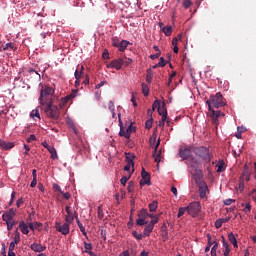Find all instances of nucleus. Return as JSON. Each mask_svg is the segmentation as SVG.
Returning <instances> with one entry per match:
<instances>
[{
  "label": "nucleus",
  "mask_w": 256,
  "mask_h": 256,
  "mask_svg": "<svg viewBox=\"0 0 256 256\" xmlns=\"http://www.w3.org/2000/svg\"><path fill=\"white\" fill-rule=\"evenodd\" d=\"M207 184L205 182H201L199 184V195L201 199H205L207 197Z\"/></svg>",
  "instance_id": "ddd939ff"
},
{
  "label": "nucleus",
  "mask_w": 256,
  "mask_h": 256,
  "mask_svg": "<svg viewBox=\"0 0 256 256\" xmlns=\"http://www.w3.org/2000/svg\"><path fill=\"white\" fill-rule=\"evenodd\" d=\"M238 189L240 191H243L245 189V180L243 179V177L239 178Z\"/></svg>",
  "instance_id": "ea45409f"
},
{
  "label": "nucleus",
  "mask_w": 256,
  "mask_h": 256,
  "mask_svg": "<svg viewBox=\"0 0 256 256\" xmlns=\"http://www.w3.org/2000/svg\"><path fill=\"white\" fill-rule=\"evenodd\" d=\"M123 65H125V59L118 58L107 64L106 67L108 69H116V71H121Z\"/></svg>",
  "instance_id": "0eeeda50"
},
{
  "label": "nucleus",
  "mask_w": 256,
  "mask_h": 256,
  "mask_svg": "<svg viewBox=\"0 0 256 256\" xmlns=\"http://www.w3.org/2000/svg\"><path fill=\"white\" fill-rule=\"evenodd\" d=\"M53 189L58 191V193H63V191L61 190V186H59V184H53Z\"/></svg>",
  "instance_id": "69168bd1"
},
{
  "label": "nucleus",
  "mask_w": 256,
  "mask_h": 256,
  "mask_svg": "<svg viewBox=\"0 0 256 256\" xmlns=\"http://www.w3.org/2000/svg\"><path fill=\"white\" fill-rule=\"evenodd\" d=\"M153 79V70L148 69L147 75H146V81L147 83H151V80Z\"/></svg>",
  "instance_id": "e433bc0d"
},
{
  "label": "nucleus",
  "mask_w": 256,
  "mask_h": 256,
  "mask_svg": "<svg viewBox=\"0 0 256 256\" xmlns=\"http://www.w3.org/2000/svg\"><path fill=\"white\" fill-rule=\"evenodd\" d=\"M66 217H65V221L66 223H73L74 218H73V212L71 211V206H66Z\"/></svg>",
  "instance_id": "a211bd4d"
},
{
  "label": "nucleus",
  "mask_w": 256,
  "mask_h": 256,
  "mask_svg": "<svg viewBox=\"0 0 256 256\" xmlns=\"http://www.w3.org/2000/svg\"><path fill=\"white\" fill-rule=\"evenodd\" d=\"M145 127L146 129H151V127H153V118H150L145 122Z\"/></svg>",
  "instance_id": "09e8293b"
},
{
  "label": "nucleus",
  "mask_w": 256,
  "mask_h": 256,
  "mask_svg": "<svg viewBox=\"0 0 256 256\" xmlns=\"http://www.w3.org/2000/svg\"><path fill=\"white\" fill-rule=\"evenodd\" d=\"M134 189H135V184L133 183V181H130L127 187L128 193H133Z\"/></svg>",
  "instance_id": "c03bdc74"
},
{
  "label": "nucleus",
  "mask_w": 256,
  "mask_h": 256,
  "mask_svg": "<svg viewBox=\"0 0 256 256\" xmlns=\"http://www.w3.org/2000/svg\"><path fill=\"white\" fill-rule=\"evenodd\" d=\"M240 177H242L244 181H251V170H249V167H244Z\"/></svg>",
  "instance_id": "dca6fc26"
},
{
  "label": "nucleus",
  "mask_w": 256,
  "mask_h": 256,
  "mask_svg": "<svg viewBox=\"0 0 256 256\" xmlns=\"http://www.w3.org/2000/svg\"><path fill=\"white\" fill-rule=\"evenodd\" d=\"M209 110V116L212 118V121L214 123V125H219V117H221V115H225L223 113H221V111L219 110H214L212 107L208 108Z\"/></svg>",
  "instance_id": "6e6552de"
},
{
  "label": "nucleus",
  "mask_w": 256,
  "mask_h": 256,
  "mask_svg": "<svg viewBox=\"0 0 256 256\" xmlns=\"http://www.w3.org/2000/svg\"><path fill=\"white\" fill-rule=\"evenodd\" d=\"M85 67L83 65H78L75 70L74 77L75 79H81L85 75Z\"/></svg>",
  "instance_id": "2eb2a0df"
},
{
  "label": "nucleus",
  "mask_w": 256,
  "mask_h": 256,
  "mask_svg": "<svg viewBox=\"0 0 256 256\" xmlns=\"http://www.w3.org/2000/svg\"><path fill=\"white\" fill-rule=\"evenodd\" d=\"M136 224L139 226H143V225H147V221L145 220V218H139L136 220Z\"/></svg>",
  "instance_id": "a18cd8bd"
},
{
  "label": "nucleus",
  "mask_w": 256,
  "mask_h": 256,
  "mask_svg": "<svg viewBox=\"0 0 256 256\" xmlns=\"http://www.w3.org/2000/svg\"><path fill=\"white\" fill-rule=\"evenodd\" d=\"M127 181H129V177L127 176H123L121 179H120V183L121 185H123L125 187V185H127Z\"/></svg>",
  "instance_id": "052dcab7"
},
{
  "label": "nucleus",
  "mask_w": 256,
  "mask_h": 256,
  "mask_svg": "<svg viewBox=\"0 0 256 256\" xmlns=\"http://www.w3.org/2000/svg\"><path fill=\"white\" fill-rule=\"evenodd\" d=\"M187 211V207H180L178 210V214L177 217H183V215H185V212Z\"/></svg>",
  "instance_id": "79ce46f5"
},
{
  "label": "nucleus",
  "mask_w": 256,
  "mask_h": 256,
  "mask_svg": "<svg viewBox=\"0 0 256 256\" xmlns=\"http://www.w3.org/2000/svg\"><path fill=\"white\" fill-rule=\"evenodd\" d=\"M142 93H143L144 97L149 96V85L142 83Z\"/></svg>",
  "instance_id": "f704fd0d"
},
{
  "label": "nucleus",
  "mask_w": 256,
  "mask_h": 256,
  "mask_svg": "<svg viewBox=\"0 0 256 256\" xmlns=\"http://www.w3.org/2000/svg\"><path fill=\"white\" fill-rule=\"evenodd\" d=\"M7 49H11L12 51H15V43L13 42L6 43L3 47V51H7Z\"/></svg>",
  "instance_id": "c9c22d12"
},
{
  "label": "nucleus",
  "mask_w": 256,
  "mask_h": 256,
  "mask_svg": "<svg viewBox=\"0 0 256 256\" xmlns=\"http://www.w3.org/2000/svg\"><path fill=\"white\" fill-rule=\"evenodd\" d=\"M15 215V210L11 208L9 211L2 215V221H5V223H7L8 221H11L13 217H15Z\"/></svg>",
  "instance_id": "f8f14e48"
},
{
  "label": "nucleus",
  "mask_w": 256,
  "mask_h": 256,
  "mask_svg": "<svg viewBox=\"0 0 256 256\" xmlns=\"http://www.w3.org/2000/svg\"><path fill=\"white\" fill-rule=\"evenodd\" d=\"M108 109H109L110 113H113V111H115V102L114 101L109 102Z\"/></svg>",
  "instance_id": "864d4df0"
},
{
  "label": "nucleus",
  "mask_w": 256,
  "mask_h": 256,
  "mask_svg": "<svg viewBox=\"0 0 256 256\" xmlns=\"http://www.w3.org/2000/svg\"><path fill=\"white\" fill-rule=\"evenodd\" d=\"M243 211H244V213H250L251 212V204L247 203L245 205V209Z\"/></svg>",
  "instance_id": "0e129e2a"
},
{
  "label": "nucleus",
  "mask_w": 256,
  "mask_h": 256,
  "mask_svg": "<svg viewBox=\"0 0 256 256\" xmlns=\"http://www.w3.org/2000/svg\"><path fill=\"white\" fill-rule=\"evenodd\" d=\"M77 225L81 231V233H83V235H87V232L85 231V226H83V224L81 223V221L77 220Z\"/></svg>",
  "instance_id": "37998d69"
},
{
  "label": "nucleus",
  "mask_w": 256,
  "mask_h": 256,
  "mask_svg": "<svg viewBox=\"0 0 256 256\" xmlns=\"http://www.w3.org/2000/svg\"><path fill=\"white\" fill-rule=\"evenodd\" d=\"M84 253H88V255L95 256V253L91 251L93 249V245L91 243L84 242Z\"/></svg>",
  "instance_id": "4be33fe9"
},
{
  "label": "nucleus",
  "mask_w": 256,
  "mask_h": 256,
  "mask_svg": "<svg viewBox=\"0 0 256 256\" xmlns=\"http://www.w3.org/2000/svg\"><path fill=\"white\" fill-rule=\"evenodd\" d=\"M72 223L65 222L63 225H61L59 222L56 223V231L59 233H62V235H69L70 231V225Z\"/></svg>",
  "instance_id": "1a4fd4ad"
},
{
  "label": "nucleus",
  "mask_w": 256,
  "mask_h": 256,
  "mask_svg": "<svg viewBox=\"0 0 256 256\" xmlns=\"http://www.w3.org/2000/svg\"><path fill=\"white\" fill-rule=\"evenodd\" d=\"M27 143H31L32 141H37V136L35 134H31L27 139Z\"/></svg>",
  "instance_id": "6e6d98bb"
},
{
  "label": "nucleus",
  "mask_w": 256,
  "mask_h": 256,
  "mask_svg": "<svg viewBox=\"0 0 256 256\" xmlns=\"http://www.w3.org/2000/svg\"><path fill=\"white\" fill-rule=\"evenodd\" d=\"M48 152L51 155V159H59V156L57 155V149H55V147L51 146L50 148H48Z\"/></svg>",
  "instance_id": "a878e982"
},
{
  "label": "nucleus",
  "mask_w": 256,
  "mask_h": 256,
  "mask_svg": "<svg viewBox=\"0 0 256 256\" xmlns=\"http://www.w3.org/2000/svg\"><path fill=\"white\" fill-rule=\"evenodd\" d=\"M153 229H155V227L152 224H148L143 231V236L144 237H149L151 235V233H153Z\"/></svg>",
  "instance_id": "412c9836"
},
{
  "label": "nucleus",
  "mask_w": 256,
  "mask_h": 256,
  "mask_svg": "<svg viewBox=\"0 0 256 256\" xmlns=\"http://www.w3.org/2000/svg\"><path fill=\"white\" fill-rule=\"evenodd\" d=\"M141 177H142V179L140 180L141 187H143V185H151V175L149 174V172L145 170V168H142Z\"/></svg>",
  "instance_id": "9d476101"
},
{
  "label": "nucleus",
  "mask_w": 256,
  "mask_h": 256,
  "mask_svg": "<svg viewBox=\"0 0 256 256\" xmlns=\"http://www.w3.org/2000/svg\"><path fill=\"white\" fill-rule=\"evenodd\" d=\"M54 93H55V89H53V88H51L49 86L42 87V89L40 91V96L38 98V101H39L40 105L45 107V104L49 103V102H47V100L50 97H53Z\"/></svg>",
  "instance_id": "20e7f679"
},
{
  "label": "nucleus",
  "mask_w": 256,
  "mask_h": 256,
  "mask_svg": "<svg viewBox=\"0 0 256 256\" xmlns=\"http://www.w3.org/2000/svg\"><path fill=\"white\" fill-rule=\"evenodd\" d=\"M158 203L157 201H153L152 203L149 204V211L151 213H155V211H157V207H158Z\"/></svg>",
  "instance_id": "72a5a7b5"
},
{
  "label": "nucleus",
  "mask_w": 256,
  "mask_h": 256,
  "mask_svg": "<svg viewBox=\"0 0 256 256\" xmlns=\"http://www.w3.org/2000/svg\"><path fill=\"white\" fill-rule=\"evenodd\" d=\"M217 249H219V242H215V244L211 248V256L217 255Z\"/></svg>",
  "instance_id": "4c0bfd02"
},
{
  "label": "nucleus",
  "mask_w": 256,
  "mask_h": 256,
  "mask_svg": "<svg viewBox=\"0 0 256 256\" xmlns=\"http://www.w3.org/2000/svg\"><path fill=\"white\" fill-rule=\"evenodd\" d=\"M158 65L160 67H165L167 65V62L165 61V58L161 57Z\"/></svg>",
  "instance_id": "e2e57ef3"
},
{
  "label": "nucleus",
  "mask_w": 256,
  "mask_h": 256,
  "mask_svg": "<svg viewBox=\"0 0 256 256\" xmlns=\"http://www.w3.org/2000/svg\"><path fill=\"white\" fill-rule=\"evenodd\" d=\"M162 32L164 33V35H166V37H171V33H173V28L171 26H164L162 28Z\"/></svg>",
  "instance_id": "bb28decb"
},
{
  "label": "nucleus",
  "mask_w": 256,
  "mask_h": 256,
  "mask_svg": "<svg viewBox=\"0 0 256 256\" xmlns=\"http://www.w3.org/2000/svg\"><path fill=\"white\" fill-rule=\"evenodd\" d=\"M133 159H135V155L131 154V153H128L126 155V162L129 164V165H132V167H135V163L133 162Z\"/></svg>",
  "instance_id": "c756f323"
},
{
  "label": "nucleus",
  "mask_w": 256,
  "mask_h": 256,
  "mask_svg": "<svg viewBox=\"0 0 256 256\" xmlns=\"http://www.w3.org/2000/svg\"><path fill=\"white\" fill-rule=\"evenodd\" d=\"M118 121H119V124H120L119 136L120 137H125L126 130L123 128V121H121V113H118Z\"/></svg>",
  "instance_id": "393cba45"
},
{
  "label": "nucleus",
  "mask_w": 256,
  "mask_h": 256,
  "mask_svg": "<svg viewBox=\"0 0 256 256\" xmlns=\"http://www.w3.org/2000/svg\"><path fill=\"white\" fill-rule=\"evenodd\" d=\"M128 46H129V41L122 40V41H120L118 49H119V51H125V49H127Z\"/></svg>",
  "instance_id": "c85d7f7f"
},
{
  "label": "nucleus",
  "mask_w": 256,
  "mask_h": 256,
  "mask_svg": "<svg viewBox=\"0 0 256 256\" xmlns=\"http://www.w3.org/2000/svg\"><path fill=\"white\" fill-rule=\"evenodd\" d=\"M132 236L137 239V241H141V239H143L145 236L143 234H139L137 233V231H133L132 232Z\"/></svg>",
  "instance_id": "a19ab883"
},
{
  "label": "nucleus",
  "mask_w": 256,
  "mask_h": 256,
  "mask_svg": "<svg viewBox=\"0 0 256 256\" xmlns=\"http://www.w3.org/2000/svg\"><path fill=\"white\" fill-rule=\"evenodd\" d=\"M102 57L103 59H109V50H104Z\"/></svg>",
  "instance_id": "338daca9"
},
{
  "label": "nucleus",
  "mask_w": 256,
  "mask_h": 256,
  "mask_svg": "<svg viewBox=\"0 0 256 256\" xmlns=\"http://www.w3.org/2000/svg\"><path fill=\"white\" fill-rule=\"evenodd\" d=\"M77 91L79 90H73L70 95H68L66 98L63 99V103L65 104L67 103V101H69V99L75 98V93H77Z\"/></svg>",
  "instance_id": "58836bf2"
},
{
  "label": "nucleus",
  "mask_w": 256,
  "mask_h": 256,
  "mask_svg": "<svg viewBox=\"0 0 256 256\" xmlns=\"http://www.w3.org/2000/svg\"><path fill=\"white\" fill-rule=\"evenodd\" d=\"M137 131V128L133 126V123H131L125 132V139H131V133H135Z\"/></svg>",
  "instance_id": "6ab92c4d"
},
{
  "label": "nucleus",
  "mask_w": 256,
  "mask_h": 256,
  "mask_svg": "<svg viewBox=\"0 0 256 256\" xmlns=\"http://www.w3.org/2000/svg\"><path fill=\"white\" fill-rule=\"evenodd\" d=\"M19 229L22 231L23 235H29V226L25 224V221H20Z\"/></svg>",
  "instance_id": "aec40b11"
},
{
  "label": "nucleus",
  "mask_w": 256,
  "mask_h": 256,
  "mask_svg": "<svg viewBox=\"0 0 256 256\" xmlns=\"http://www.w3.org/2000/svg\"><path fill=\"white\" fill-rule=\"evenodd\" d=\"M215 227L216 229H221V227H223V220L221 219L216 220Z\"/></svg>",
  "instance_id": "5fc2aeb1"
},
{
  "label": "nucleus",
  "mask_w": 256,
  "mask_h": 256,
  "mask_svg": "<svg viewBox=\"0 0 256 256\" xmlns=\"http://www.w3.org/2000/svg\"><path fill=\"white\" fill-rule=\"evenodd\" d=\"M157 223H159V217L157 216H154V219L149 222V224L152 225V227H155Z\"/></svg>",
  "instance_id": "4d7b16f0"
},
{
  "label": "nucleus",
  "mask_w": 256,
  "mask_h": 256,
  "mask_svg": "<svg viewBox=\"0 0 256 256\" xmlns=\"http://www.w3.org/2000/svg\"><path fill=\"white\" fill-rule=\"evenodd\" d=\"M167 113V108L165 102H162V106L158 108V115H165Z\"/></svg>",
  "instance_id": "2f4dec72"
},
{
  "label": "nucleus",
  "mask_w": 256,
  "mask_h": 256,
  "mask_svg": "<svg viewBox=\"0 0 256 256\" xmlns=\"http://www.w3.org/2000/svg\"><path fill=\"white\" fill-rule=\"evenodd\" d=\"M193 149H195V146H187L184 149H180L179 157H181L182 161H185L190 169H194L198 175H201L202 171L198 169L199 165H201V159L193 156Z\"/></svg>",
  "instance_id": "f257e3e1"
},
{
  "label": "nucleus",
  "mask_w": 256,
  "mask_h": 256,
  "mask_svg": "<svg viewBox=\"0 0 256 256\" xmlns=\"http://www.w3.org/2000/svg\"><path fill=\"white\" fill-rule=\"evenodd\" d=\"M193 153L196 155V157H199V159L205 161V163H211V159H213V155H211V152H209V148L205 146L194 147Z\"/></svg>",
  "instance_id": "f03ea898"
},
{
  "label": "nucleus",
  "mask_w": 256,
  "mask_h": 256,
  "mask_svg": "<svg viewBox=\"0 0 256 256\" xmlns=\"http://www.w3.org/2000/svg\"><path fill=\"white\" fill-rule=\"evenodd\" d=\"M192 5H193V3L191 2V0H184L183 1L184 9H189V7H191Z\"/></svg>",
  "instance_id": "8fccbe9b"
},
{
  "label": "nucleus",
  "mask_w": 256,
  "mask_h": 256,
  "mask_svg": "<svg viewBox=\"0 0 256 256\" xmlns=\"http://www.w3.org/2000/svg\"><path fill=\"white\" fill-rule=\"evenodd\" d=\"M15 147V143L13 142H5V140L0 139V148L5 151H9V149H13Z\"/></svg>",
  "instance_id": "4468645a"
},
{
  "label": "nucleus",
  "mask_w": 256,
  "mask_h": 256,
  "mask_svg": "<svg viewBox=\"0 0 256 256\" xmlns=\"http://www.w3.org/2000/svg\"><path fill=\"white\" fill-rule=\"evenodd\" d=\"M123 59H125L124 60L125 67H127V66L131 65V63H133V59H131V58L124 57Z\"/></svg>",
  "instance_id": "bf43d9fd"
},
{
  "label": "nucleus",
  "mask_w": 256,
  "mask_h": 256,
  "mask_svg": "<svg viewBox=\"0 0 256 256\" xmlns=\"http://www.w3.org/2000/svg\"><path fill=\"white\" fill-rule=\"evenodd\" d=\"M21 242V233H19V230H16L14 233V240L12 241V243H14L15 245H18V243Z\"/></svg>",
  "instance_id": "7c9ffc66"
},
{
  "label": "nucleus",
  "mask_w": 256,
  "mask_h": 256,
  "mask_svg": "<svg viewBox=\"0 0 256 256\" xmlns=\"http://www.w3.org/2000/svg\"><path fill=\"white\" fill-rule=\"evenodd\" d=\"M45 105L46 107L44 111L47 117H49L50 119H59V115L61 113L59 107L53 105V102H48Z\"/></svg>",
  "instance_id": "39448f33"
},
{
  "label": "nucleus",
  "mask_w": 256,
  "mask_h": 256,
  "mask_svg": "<svg viewBox=\"0 0 256 256\" xmlns=\"http://www.w3.org/2000/svg\"><path fill=\"white\" fill-rule=\"evenodd\" d=\"M228 239H229L230 243L233 244V247L235 249H237V247H239V245L237 244V238L235 237V234H233V232L228 234Z\"/></svg>",
  "instance_id": "b1692460"
},
{
  "label": "nucleus",
  "mask_w": 256,
  "mask_h": 256,
  "mask_svg": "<svg viewBox=\"0 0 256 256\" xmlns=\"http://www.w3.org/2000/svg\"><path fill=\"white\" fill-rule=\"evenodd\" d=\"M138 217L141 219H147V217H149V212H147V209H142L138 213Z\"/></svg>",
  "instance_id": "473e14b6"
},
{
  "label": "nucleus",
  "mask_w": 256,
  "mask_h": 256,
  "mask_svg": "<svg viewBox=\"0 0 256 256\" xmlns=\"http://www.w3.org/2000/svg\"><path fill=\"white\" fill-rule=\"evenodd\" d=\"M206 104L208 105V109H211V107L219 109V107H225L226 105L221 92L216 93V95H211L210 99L206 101Z\"/></svg>",
  "instance_id": "7ed1b4c3"
},
{
  "label": "nucleus",
  "mask_w": 256,
  "mask_h": 256,
  "mask_svg": "<svg viewBox=\"0 0 256 256\" xmlns=\"http://www.w3.org/2000/svg\"><path fill=\"white\" fill-rule=\"evenodd\" d=\"M105 217V214L103 213V208L101 206L98 207V218L103 219Z\"/></svg>",
  "instance_id": "13d9d810"
},
{
  "label": "nucleus",
  "mask_w": 256,
  "mask_h": 256,
  "mask_svg": "<svg viewBox=\"0 0 256 256\" xmlns=\"http://www.w3.org/2000/svg\"><path fill=\"white\" fill-rule=\"evenodd\" d=\"M159 57H161V52L150 55V59H152V61H155V59H159Z\"/></svg>",
  "instance_id": "680f3d73"
},
{
  "label": "nucleus",
  "mask_w": 256,
  "mask_h": 256,
  "mask_svg": "<svg viewBox=\"0 0 256 256\" xmlns=\"http://www.w3.org/2000/svg\"><path fill=\"white\" fill-rule=\"evenodd\" d=\"M161 233H162V237H163L164 241H167V239L169 237V231L167 229V224H165V223L162 224Z\"/></svg>",
  "instance_id": "5701e85b"
},
{
  "label": "nucleus",
  "mask_w": 256,
  "mask_h": 256,
  "mask_svg": "<svg viewBox=\"0 0 256 256\" xmlns=\"http://www.w3.org/2000/svg\"><path fill=\"white\" fill-rule=\"evenodd\" d=\"M207 241H208V246L211 247L212 245L214 246L217 241H212L211 240V234H207Z\"/></svg>",
  "instance_id": "603ef678"
},
{
  "label": "nucleus",
  "mask_w": 256,
  "mask_h": 256,
  "mask_svg": "<svg viewBox=\"0 0 256 256\" xmlns=\"http://www.w3.org/2000/svg\"><path fill=\"white\" fill-rule=\"evenodd\" d=\"M6 225H7V230L11 231L13 227H15V221L9 220L8 222H6Z\"/></svg>",
  "instance_id": "de8ad7c7"
},
{
  "label": "nucleus",
  "mask_w": 256,
  "mask_h": 256,
  "mask_svg": "<svg viewBox=\"0 0 256 256\" xmlns=\"http://www.w3.org/2000/svg\"><path fill=\"white\" fill-rule=\"evenodd\" d=\"M31 249L32 251H35L36 253H43V251H45V249H47V247L38 244V243H33L31 244Z\"/></svg>",
  "instance_id": "f3484780"
},
{
  "label": "nucleus",
  "mask_w": 256,
  "mask_h": 256,
  "mask_svg": "<svg viewBox=\"0 0 256 256\" xmlns=\"http://www.w3.org/2000/svg\"><path fill=\"white\" fill-rule=\"evenodd\" d=\"M120 43H121V41H119V39L117 37L112 38L113 47L119 48Z\"/></svg>",
  "instance_id": "3c124183"
},
{
  "label": "nucleus",
  "mask_w": 256,
  "mask_h": 256,
  "mask_svg": "<svg viewBox=\"0 0 256 256\" xmlns=\"http://www.w3.org/2000/svg\"><path fill=\"white\" fill-rule=\"evenodd\" d=\"M159 145H161V139H158L154 147V153H153V157L155 159V162L157 163V167H159V163H161V151L157 153V149H159Z\"/></svg>",
  "instance_id": "9b49d317"
},
{
  "label": "nucleus",
  "mask_w": 256,
  "mask_h": 256,
  "mask_svg": "<svg viewBox=\"0 0 256 256\" xmlns=\"http://www.w3.org/2000/svg\"><path fill=\"white\" fill-rule=\"evenodd\" d=\"M162 104L159 100H155L153 105H152V111H155V109H159V107H161Z\"/></svg>",
  "instance_id": "49530a36"
},
{
  "label": "nucleus",
  "mask_w": 256,
  "mask_h": 256,
  "mask_svg": "<svg viewBox=\"0 0 256 256\" xmlns=\"http://www.w3.org/2000/svg\"><path fill=\"white\" fill-rule=\"evenodd\" d=\"M216 167H218L217 173H223L225 171V161L219 160V162L216 165Z\"/></svg>",
  "instance_id": "cd10ccee"
},
{
  "label": "nucleus",
  "mask_w": 256,
  "mask_h": 256,
  "mask_svg": "<svg viewBox=\"0 0 256 256\" xmlns=\"http://www.w3.org/2000/svg\"><path fill=\"white\" fill-rule=\"evenodd\" d=\"M187 213L191 215V217H197L201 213V203L200 202H191L187 206Z\"/></svg>",
  "instance_id": "423d86ee"
},
{
  "label": "nucleus",
  "mask_w": 256,
  "mask_h": 256,
  "mask_svg": "<svg viewBox=\"0 0 256 256\" xmlns=\"http://www.w3.org/2000/svg\"><path fill=\"white\" fill-rule=\"evenodd\" d=\"M119 256H131V255L129 254V250H125V251L121 252L119 254Z\"/></svg>",
  "instance_id": "774afa93"
}]
</instances>
